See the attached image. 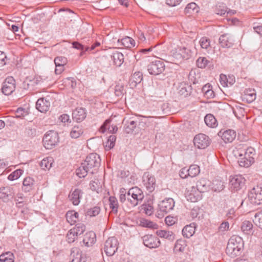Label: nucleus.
<instances>
[{"label": "nucleus", "mask_w": 262, "mask_h": 262, "mask_svg": "<svg viewBox=\"0 0 262 262\" xmlns=\"http://www.w3.org/2000/svg\"><path fill=\"white\" fill-rule=\"evenodd\" d=\"M110 121L106 120L100 128V131L102 133H104L106 130H108L110 132L115 133L117 130V127L116 126L110 127Z\"/></svg>", "instance_id": "obj_44"}, {"label": "nucleus", "mask_w": 262, "mask_h": 262, "mask_svg": "<svg viewBox=\"0 0 262 262\" xmlns=\"http://www.w3.org/2000/svg\"><path fill=\"white\" fill-rule=\"evenodd\" d=\"M187 246V242L185 240L180 239L177 241L173 251L175 253L179 252H184L186 249Z\"/></svg>", "instance_id": "obj_33"}, {"label": "nucleus", "mask_w": 262, "mask_h": 262, "mask_svg": "<svg viewBox=\"0 0 262 262\" xmlns=\"http://www.w3.org/2000/svg\"><path fill=\"white\" fill-rule=\"evenodd\" d=\"M248 198L251 204L258 205L262 204V186L258 185L249 192Z\"/></svg>", "instance_id": "obj_6"}, {"label": "nucleus", "mask_w": 262, "mask_h": 262, "mask_svg": "<svg viewBox=\"0 0 262 262\" xmlns=\"http://www.w3.org/2000/svg\"><path fill=\"white\" fill-rule=\"evenodd\" d=\"M89 169L91 174L95 172V171L99 167L101 163V159L99 156L96 153H92L89 155L83 162Z\"/></svg>", "instance_id": "obj_5"}, {"label": "nucleus", "mask_w": 262, "mask_h": 262, "mask_svg": "<svg viewBox=\"0 0 262 262\" xmlns=\"http://www.w3.org/2000/svg\"><path fill=\"white\" fill-rule=\"evenodd\" d=\"M143 80L142 74L140 72H137L134 73L130 77L129 81V85L135 88L138 83H140Z\"/></svg>", "instance_id": "obj_23"}, {"label": "nucleus", "mask_w": 262, "mask_h": 262, "mask_svg": "<svg viewBox=\"0 0 262 262\" xmlns=\"http://www.w3.org/2000/svg\"><path fill=\"white\" fill-rule=\"evenodd\" d=\"M53 160L51 157L44 158L40 162V166L43 169H49L52 166Z\"/></svg>", "instance_id": "obj_45"}, {"label": "nucleus", "mask_w": 262, "mask_h": 262, "mask_svg": "<svg viewBox=\"0 0 262 262\" xmlns=\"http://www.w3.org/2000/svg\"><path fill=\"white\" fill-rule=\"evenodd\" d=\"M204 121L207 126L211 128H215L217 126V120L211 114H207L204 117Z\"/></svg>", "instance_id": "obj_34"}, {"label": "nucleus", "mask_w": 262, "mask_h": 262, "mask_svg": "<svg viewBox=\"0 0 262 262\" xmlns=\"http://www.w3.org/2000/svg\"><path fill=\"white\" fill-rule=\"evenodd\" d=\"M211 88L210 84H206L202 89L204 97L207 99L213 98L215 96V93Z\"/></svg>", "instance_id": "obj_40"}, {"label": "nucleus", "mask_w": 262, "mask_h": 262, "mask_svg": "<svg viewBox=\"0 0 262 262\" xmlns=\"http://www.w3.org/2000/svg\"><path fill=\"white\" fill-rule=\"evenodd\" d=\"M156 233L159 237L169 241H173L174 239V234L172 231L161 230L157 231Z\"/></svg>", "instance_id": "obj_39"}, {"label": "nucleus", "mask_w": 262, "mask_h": 262, "mask_svg": "<svg viewBox=\"0 0 262 262\" xmlns=\"http://www.w3.org/2000/svg\"><path fill=\"white\" fill-rule=\"evenodd\" d=\"M70 262H87L89 257L78 248H73L71 251Z\"/></svg>", "instance_id": "obj_12"}, {"label": "nucleus", "mask_w": 262, "mask_h": 262, "mask_svg": "<svg viewBox=\"0 0 262 262\" xmlns=\"http://www.w3.org/2000/svg\"><path fill=\"white\" fill-rule=\"evenodd\" d=\"M201 192L199 191L194 186L191 187L190 189H188L186 193V197L188 201L192 202H195L201 199Z\"/></svg>", "instance_id": "obj_17"}, {"label": "nucleus", "mask_w": 262, "mask_h": 262, "mask_svg": "<svg viewBox=\"0 0 262 262\" xmlns=\"http://www.w3.org/2000/svg\"><path fill=\"white\" fill-rule=\"evenodd\" d=\"M192 52L190 49L187 47H183L180 48L174 56L175 58L178 59L187 60L192 56Z\"/></svg>", "instance_id": "obj_20"}, {"label": "nucleus", "mask_w": 262, "mask_h": 262, "mask_svg": "<svg viewBox=\"0 0 262 262\" xmlns=\"http://www.w3.org/2000/svg\"><path fill=\"white\" fill-rule=\"evenodd\" d=\"M82 194V190L79 189L71 190L69 194V199L74 205L76 206L79 204Z\"/></svg>", "instance_id": "obj_19"}, {"label": "nucleus", "mask_w": 262, "mask_h": 262, "mask_svg": "<svg viewBox=\"0 0 262 262\" xmlns=\"http://www.w3.org/2000/svg\"><path fill=\"white\" fill-rule=\"evenodd\" d=\"M118 242L117 239L113 236L108 238L105 241L103 250L107 256H113L118 249Z\"/></svg>", "instance_id": "obj_7"}, {"label": "nucleus", "mask_w": 262, "mask_h": 262, "mask_svg": "<svg viewBox=\"0 0 262 262\" xmlns=\"http://www.w3.org/2000/svg\"><path fill=\"white\" fill-rule=\"evenodd\" d=\"M200 43L203 49H207L210 47V39L206 37H202L200 40Z\"/></svg>", "instance_id": "obj_58"}, {"label": "nucleus", "mask_w": 262, "mask_h": 262, "mask_svg": "<svg viewBox=\"0 0 262 262\" xmlns=\"http://www.w3.org/2000/svg\"><path fill=\"white\" fill-rule=\"evenodd\" d=\"M211 182L207 179L202 178L196 182L195 188L201 193L211 189Z\"/></svg>", "instance_id": "obj_18"}, {"label": "nucleus", "mask_w": 262, "mask_h": 262, "mask_svg": "<svg viewBox=\"0 0 262 262\" xmlns=\"http://www.w3.org/2000/svg\"><path fill=\"white\" fill-rule=\"evenodd\" d=\"M243 247V239L238 236L233 235L228 242L226 252L229 256L234 258L240 255Z\"/></svg>", "instance_id": "obj_3"}, {"label": "nucleus", "mask_w": 262, "mask_h": 262, "mask_svg": "<svg viewBox=\"0 0 262 262\" xmlns=\"http://www.w3.org/2000/svg\"><path fill=\"white\" fill-rule=\"evenodd\" d=\"M242 231L246 234H252L253 231V224L249 221H245L242 223L241 225Z\"/></svg>", "instance_id": "obj_36"}, {"label": "nucleus", "mask_w": 262, "mask_h": 262, "mask_svg": "<svg viewBox=\"0 0 262 262\" xmlns=\"http://www.w3.org/2000/svg\"><path fill=\"white\" fill-rule=\"evenodd\" d=\"M114 64L117 67H120L124 62V55L121 52L116 51L111 56Z\"/></svg>", "instance_id": "obj_28"}, {"label": "nucleus", "mask_w": 262, "mask_h": 262, "mask_svg": "<svg viewBox=\"0 0 262 262\" xmlns=\"http://www.w3.org/2000/svg\"><path fill=\"white\" fill-rule=\"evenodd\" d=\"M244 98L246 99L247 102L251 103L256 99V91L253 89H246L244 92Z\"/></svg>", "instance_id": "obj_29"}, {"label": "nucleus", "mask_w": 262, "mask_h": 262, "mask_svg": "<svg viewBox=\"0 0 262 262\" xmlns=\"http://www.w3.org/2000/svg\"><path fill=\"white\" fill-rule=\"evenodd\" d=\"M140 225L144 227L156 228L158 225L154 222L148 220L142 219L140 221Z\"/></svg>", "instance_id": "obj_51"}, {"label": "nucleus", "mask_w": 262, "mask_h": 262, "mask_svg": "<svg viewBox=\"0 0 262 262\" xmlns=\"http://www.w3.org/2000/svg\"><path fill=\"white\" fill-rule=\"evenodd\" d=\"M34 180L31 177L26 178L23 183V190L25 192H29L34 188Z\"/></svg>", "instance_id": "obj_30"}, {"label": "nucleus", "mask_w": 262, "mask_h": 262, "mask_svg": "<svg viewBox=\"0 0 262 262\" xmlns=\"http://www.w3.org/2000/svg\"><path fill=\"white\" fill-rule=\"evenodd\" d=\"M137 122L135 121H130L128 123L127 125H126L125 127V131L126 133L129 134L132 133L136 127Z\"/></svg>", "instance_id": "obj_57"}, {"label": "nucleus", "mask_w": 262, "mask_h": 262, "mask_svg": "<svg viewBox=\"0 0 262 262\" xmlns=\"http://www.w3.org/2000/svg\"><path fill=\"white\" fill-rule=\"evenodd\" d=\"M254 223L262 229V210L255 213L253 219Z\"/></svg>", "instance_id": "obj_54"}, {"label": "nucleus", "mask_w": 262, "mask_h": 262, "mask_svg": "<svg viewBox=\"0 0 262 262\" xmlns=\"http://www.w3.org/2000/svg\"><path fill=\"white\" fill-rule=\"evenodd\" d=\"M200 173V167L197 165H192L188 169L189 177H194Z\"/></svg>", "instance_id": "obj_50"}, {"label": "nucleus", "mask_w": 262, "mask_h": 262, "mask_svg": "<svg viewBox=\"0 0 262 262\" xmlns=\"http://www.w3.org/2000/svg\"><path fill=\"white\" fill-rule=\"evenodd\" d=\"M43 143L46 149H51L58 141V135L54 132H48L43 138Z\"/></svg>", "instance_id": "obj_8"}, {"label": "nucleus", "mask_w": 262, "mask_h": 262, "mask_svg": "<svg viewBox=\"0 0 262 262\" xmlns=\"http://www.w3.org/2000/svg\"><path fill=\"white\" fill-rule=\"evenodd\" d=\"M78 235H75V233L70 229L67 234V241L69 243H73L77 238Z\"/></svg>", "instance_id": "obj_59"}, {"label": "nucleus", "mask_w": 262, "mask_h": 262, "mask_svg": "<svg viewBox=\"0 0 262 262\" xmlns=\"http://www.w3.org/2000/svg\"><path fill=\"white\" fill-rule=\"evenodd\" d=\"M72 47L74 49L81 51L80 56H83L86 52L89 51L90 48L88 46H84L78 41H73L72 42Z\"/></svg>", "instance_id": "obj_41"}, {"label": "nucleus", "mask_w": 262, "mask_h": 262, "mask_svg": "<svg viewBox=\"0 0 262 262\" xmlns=\"http://www.w3.org/2000/svg\"><path fill=\"white\" fill-rule=\"evenodd\" d=\"M195 227L194 224L186 225L182 230L183 235L186 238H190L195 233Z\"/></svg>", "instance_id": "obj_32"}, {"label": "nucleus", "mask_w": 262, "mask_h": 262, "mask_svg": "<svg viewBox=\"0 0 262 262\" xmlns=\"http://www.w3.org/2000/svg\"><path fill=\"white\" fill-rule=\"evenodd\" d=\"M245 179L241 175H235L232 177L230 180V185L231 189L233 191H237L245 184Z\"/></svg>", "instance_id": "obj_14"}, {"label": "nucleus", "mask_w": 262, "mask_h": 262, "mask_svg": "<svg viewBox=\"0 0 262 262\" xmlns=\"http://www.w3.org/2000/svg\"><path fill=\"white\" fill-rule=\"evenodd\" d=\"M71 230L75 233V235H80L84 232L85 230V225L81 223H77L75 227L71 229Z\"/></svg>", "instance_id": "obj_48"}, {"label": "nucleus", "mask_w": 262, "mask_h": 262, "mask_svg": "<svg viewBox=\"0 0 262 262\" xmlns=\"http://www.w3.org/2000/svg\"><path fill=\"white\" fill-rule=\"evenodd\" d=\"M68 62L67 59L63 56H57L54 59V63L55 65L64 66Z\"/></svg>", "instance_id": "obj_60"}, {"label": "nucleus", "mask_w": 262, "mask_h": 262, "mask_svg": "<svg viewBox=\"0 0 262 262\" xmlns=\"http://www.w3.org/2000/svg\"><path fill=\"white\" fill-rule=\"evenodd\" d=\"M100 207L94 206L87 210L86 215L90 217L96 216L100 213Z\"/></svg>", "instance_id": "obj_49"}, {"label": "nucleus", "mask_w": 262, "mask_h": 262, "mask_svg": "<svg viewBox=\"0 0 262 262\" xmlns=\"http://www.w3.org/2000/svg\"><path fill=\"white\" fill-rule=\"evenodd\" d=\"M96 234L93 231H90L86 233L83 239V242L84 244L87 246L90 247L92 246L96 242Z\"/></svg>", "instance_id": "obj_24"}, {"label": "nucleus", "mask_w": 262, "mask_h": 262, "mask_svg": "<svg viewBox=\"0 0 262 262\" xmlns=\"http://www.w3.org/2000/svg\"><path fill=\"white\" fill-rule=\"evenodd\" d=\"M229 224L227 222H223L219 227V231L224 232L228 230Z\"/></svg>", "instance_id": "obj_62"}, {"label": "nucleus", "mask_w": 262, "mask_h": 262, "mask_svg": "<svg viewBox=\"0 0 262 262\" xmlns=\"http://www.w3.org/2000/svg\"><path fill=\"white\" fill-rule=\"evenodd\" d=\"M199 7L195 3L188 4L185 9V13L186 14L191 15L199 12Z\"/></svg>", "instance_id": "obj_43"}, {"label": "nucleus", "mask_w": 262, "mask_h": 262, "mask_svg": "<svg viewBox=\"0 0 262 262\" xmlns=\"http://www.w3.org/2000/svg\"><path fill=\"white\" fill-rule=\"evenodd\" d=\"M90 188L93 191H98L101 188V183L98 180H95L91 182L90 184Z\"/></svg>", "instance_id": "obj_56"}, {"label": "nucleus", "mask_w": 262, "mask_h": 262, "mask_svg": "<svg viewBox=\"0 0 262 262\" xmlns=\"http://www.w3.org/2000/svg\"><path fill=\"white\" fill-rule=\"evenodd\" d=\"M176 219L172 216H167L165 219V223L168 226H171L176 223Z\"/></svg>", "instance_id": "obj_63"}, {"label": "nucleus", "mask_w": 262, "mask_h": 262, "mask_svg": "<svg viewBox=\"0 0 262 262\" xmlns=\"http://www.w3.org/2000/svg\"><path fill=\"white\" fill-rule=\"evenodd\" d=\"M15 79L13 77H8L3 82L2 92L5 95H9L15 91Z\"/></svg>", "instance_id": "obj_13"}, {"label": "nucleus", "mask_w": 262, "mask_h": 262, "mask_svg": "<svg viewBox=\"0 0 262 262\" xmlns=\"http://www.w3.org/2000/svg\"><path fill=\"white\" fill-rule=\"evenodd\" d=\"M225 188L224 183L217 179L214 180L211 183V189L214 191L220 192Z\"/></svg>", "instance_id": "obj_42"}, {"label": "nucleus", "mask_w": 262, "mask_h": 262, "mask_svg": "<svg viewBox=\"0 0 262 262\" xmlns=\"http://www.w3.org/2000/svg\"><path fill=\"white\" fill-rule=\"evenodd\" d=\"M194 146L199 149H205L211 143V140L208 136L204 134L196 135L193 139Z\"/></svg>", "instance_id": "obj_9"}, {"label": "nucleus", "mask_w": 262, "mask_h": 262, "mask_svg": "<svg viewBox=\"0 0 262 262\" xmlns=\"http://www.w3.org/2000/svg\"><path fill=\"white\" fill-rule=\"evenodd\" d=\"M73 119L76 122H81L83 121L86 117V112L85 108L82 107L77 108L73 111Z\"/></svg>", "instance_id": "obj_22"}, {"label": "nucleus", "mask_w": 262, "mask_h": 262, "mask_svg": "<svg viewBox=\"0 0 262 262\" xmlns=\"http://www.w3.org/2000/svg\"><path fill=\"white\" fill-rule=\"evenodd\" d=\"M66 219L71 225L74 224L78 219V213L74 210H70L66 213Z\"/></svg>", "instance_id": "obj_35"}, {"label": "nucleus", "mask_w": 262, "mask_h": 262, "mask_svg": "<svg viewBox=\"0 0 262 262\" xmlns=\"http://www.w3.org/2000/svg\"><path fill=\"white\" fill-rule=\"evenodd\" d=\"M178 94L183 97L188 96L191 92L192 87L185 83H181L178 87Z\"/></svg>", "instance_id": "obj_25"}, {"label": "nucleus", "mask_w": 262, "mask_h": 262, "mask_svg": "<svg viewBox=\"0 0 262 262\" xmlns=\"http://www.w3.org/2000/svg\"><path fill=\"white\" fill-rule=\"evenodd\" d=\"M118 43H120L121 45L126 48H132L135 46V41L131 37L126 36L121 39L118 40Z\"/></svg>", "instance_id": "obj_31"}, {"label": "nucleus", "mask_w": 262, "mask_h": 262, "mask_svg": "<svg viewBox=\"0 0 262 262\" xmlns=\"http://www.w3.org/2000/svg\"><path fill=\"white\" fill-rule=\"evenodd\" d=\"M13 254L10 252L3 253L0 255V262H14Z\"/></svg>", "instance_id": "obj_47"}, {"label": "nucleus", "mask_w": 262, "mask_h": 262, "mask_svg": "<svg viewBox=\"0 0 262 262\" xmlns=\"http://www.w3.org/2000/svg\"><path fill=\"white\" fill-rule=\"evenodd\" d=\"M83 133V129L81 125H77L74 126L71 132L70 136L74 139L79 138Z\"/></svg>", "instance_id": "obj_37"}, {"label": "nucleus", "mask_w": 262, "mask_h": 262, "mask_svg": "<svg viewBox=\"0 0 262 262\" xmlns=\"http://www.w3.org/2000/svg\"><path fill=\"white\" fill-rule=\"evenodd\" d=\"M221 137L225 143H231L235 139L236 133L232 129L226 130L223 133Z\"/></svg>", "instance_id": "obj_27"}, {"label": "nucleus", "mask_w": 262, "mask_h": 262, "mask_svg": "<svg viewBox=\"0 0 262 262\" xmlns=\"http://www.w3.org/2000/svg\"><path fill=\"white\" fill-rule=\"evenodd\" d=\"M144 245L149 248H155L160 244L158 239L152 235H145L143 237Z\"/></svg>", "instance_id": "obj_16"}, {"label": "nucleus", "mask_w": 262, "mask_h": 262, "mask_svg": "<svg viewBox=\"0 0 262 262\" xmlns=\"http://www.w3.org/2000/svg\"><path fill=\"white\" fill-rule=\"evenodd\" d=\"M234 152L238 158V162L241 167H249L254 162L255 150L251 147H239Z\"/></svg>", "instance_id": "obj_2"}, {"label": "nucleus", "mask_w": 262, "mask_h": 262, "mask_svg": "<svg viewBox=\"0 0 262 262\" xmlns=\"http://www.w3.org/2000/svg\"><path fill=\"white\" fill-rule=\"evenodd\" d=\"M143 209L145 213L148 215H151L154 212V208L149 204L144 205Z\"/></svg>", "instance_id": "obj_61"}, {"label": "nucleus", "mask_w": 262, "mask_h": 262, "mask_svg": "<svg viewBox=\"0 0 262 262\" xmlns=\"http://www.w3.org/2000/svg\"><path fill=\"white\" fill-rule=\"evenodd\" d=\"M142 183L149 192L154 191L156 186L155 178L148 172H145L143 175Z\"/></svg>", "instance_id": "obj_11"}, {"label": "nucleus", "mask_w": 262, "mask_h": 262, "mask_svg": "<svg viewBox=\"0 0 262 262\" xmlns=\"http://www.w3.org/2000/svg\"><path fill=\"white\" fill-rule=\"evenodd\" d=\"M23 170L21 169H17L10 174L8 177V180L13 181L19 178L23 174Z\"/></svg>", "instance_id": "obj_55"}, {"label": "nucleus", "mask_w": 262, "mask_h": 262, "mask_svg": "<svg viewBox=\"0 0 262 262\" xmlns=\"http://www.w3.org/2000/svg\"><path fill=\"white\" fill-rule=\"evenodd\" d=\"M120 192V202L124 205H127L129 208H134L140 204L144 198L142 190L138 187L130 188L127 192L125 189H121Z\"/></svg>", "instance_id": "obj_1"}, {"label": "nucleus", "mask_w": 262, "mask_h": 262, "mask_svg": "<svg viewBox=\"0 0 262 262\" xmlns=\"http://www.w3.org/2000/svg\"><path fill=\"white\" fill-rule=\"evenodd\" d=\"M109 206L110 208L112 209V211L116 213L118 212V202L116 197L111 196L109 198Z\"/></svg>", "instance_id": "obj_46"}, {"label": "nucleus", "mask_w": 262, "mask_h": 262, "mask_svg": "<svg viewBox=\"0 0 262 262\" xmlns=\"http://www.w3.org/2000/svg\"><path fill=\"white\" fill-rule=\"evenodd\" d=\"M13 195V192L12 188L7 186L0 188V198L4 201H6L9 197H12Z\"/></svg>", "instance_id": "obj_26"}, {"label": "nucleus", "mask_w": 262, "mask_h": 262, "mask_svg": "<svg viewBox=\"0 0 262 262\" xmlns=\"http://www.w3.org/2000/svg\"><path fill=\"white\" fill-rule=\"evenodd\" d=\"M50 102L44 98H41L38 99L36 103V108L41 113L47 112L50 108Z\"/></svg>", "instance_id": "obj_21"}, {"label": "nucleus", "mask_w": 262, "mask_h": 262, "mask_svg": "<svg viewBox=\"0 0 262 262\" xmlns=\"http://www.w3.org/2000/svg\"><path fill=\"white\" fill-rule=\"evenodd\" d=\"M165 70V64L160 60H156L151 62L147 66V70L151 75H158L162 73Z\"/></svg>", "instance_id": "obj_10"}, {"label": "nucleus", "mask_w": 262, "mask_h": 262, "mask_svg": "<svg viewBox=\"0 0 262 262\" xmlns=\"http://www.w3.org/2000/svg\"><path fill=\"white\" fill-rule=\"evenodd\" d=\"M179 175L183 179L186 178L188 176H189V174H188V169L185 167L182 168L180 171Z\"/></svg>", "instance_id": "obj_64"}, {"label": "nucleus", "mask_w": 262, "mask_h": 262, "mask_svg": "<svg viewBox=\"0 0 262 262\" xmlns=\"http://www.w3.org/2000/svg\"><path fill=\"white\" fill-rule=\"evenodd\" d=\"M234 41L233 36L229 33L222 34L219 38V43L222 48H229L232 47Z\"/></svg>", "instance_id": "obj_15"}, {"label": "nucleus", "mask_w": 262, "mask_h": 262, "mask_svg": "<svg viewBox=\"0 0 262 262\" xmlns=\"http://www.w3.org/2000/svg\"><path fill=\"white\" fill-rule=\"evenodd\" d=\"M125 93L124 86L123 85L118 84L115 87V94L117 97L122 98Z\"/></svg>", "instance_id": "obj_52"}, {"label": "nucleus", "mask_w": 262, "mask_h": 262, "mask_svg": "<svg viewBox=\"0 0 262 262\" xmlns=\"http://www.w3.org/2000/svg\"><path fill=\"white\" fill-rule=\"evenodd\" d=\"M91 170L88 169L85 165L83 164L82 162L81 166L78 168L76 170V174L80 178L85 177L89 172L91 173Z\"/></svg>", "instance_id": "obj_38"}, {"label": "nucleus", "mask_w": 262, "mask_h": 262, "mask_svg": "<svg viewBox=\"0 0 262 262\" xmlns=\"http://www.w3.org/2000/svg\"><path fill=\"white\" fill-rule=\"evenodd\" d=\"M210 62L206 57H199L196 60V65L200 68H205Z\"/></svg>", "instance_id": "obj_53"}, {"label": "nucleus", "mask_w": 262, "mask_h": 262, "mask_svg": "<svg viewBox=\"0 0 262 262\" xmlns=\"http://www.w3.org/2000/svg\"><path fill=\"white\" fill-rule=\"evenodd\" d=\"M174 201L173 199L168 198L162 201L158 205L159 209L156 216L158 218L163 217L165 214L173 210L174 206Z\"/></svg>", "instance_id": "obj_4"}]
</instances>
